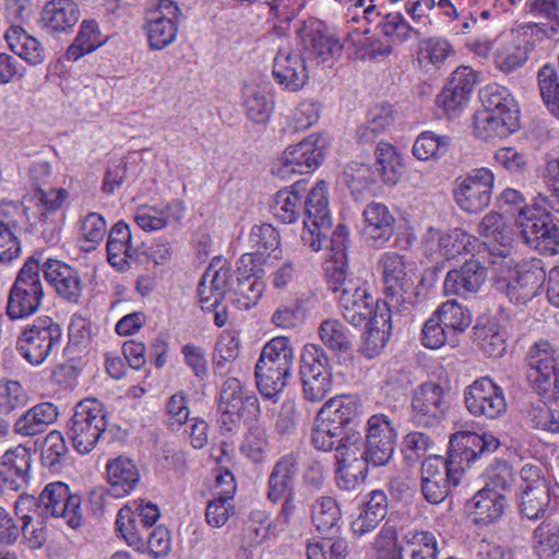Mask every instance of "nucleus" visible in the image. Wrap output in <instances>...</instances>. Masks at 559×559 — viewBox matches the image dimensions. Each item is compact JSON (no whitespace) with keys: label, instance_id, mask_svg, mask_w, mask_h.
Returning <instances> with one entry per match:
<instances>
[{"label":"nucleus","instance_id":"56","mask_svg":"<svg viewBox=\"0 0 559 559\" xmlns=\"http://www.w3.org/2000/svg\"><path fill=\"white\" fill-rule=\"evenodd\" d=\"M527 60V48L519 40L503 43L496 51L495 63L499 70L510 73Z\"/></svg>","mask_w":559,"mask_h":559},{"label":"nucleus","instance_id":"54","mask_svg":"<svg viewBox=\"0 0 559 559\" xmlns=\"http://www.w3.org/2000/svg\"><path fill=\"white\" fill-rule=\"evenodd\" d=\"M264 290V283L250 274L237 278V286L233 288L234 302L240 309H250L258 304Z\"/></svg>","mask_w":559,"mask_h":559},{"label":"nucleus","instance_id":"58","mask_svg":"<svg viewBox=\"0 0 559 559\" xmlns=\"http://www.w3.org/2000/svg\"><path fill=\"white\" fill-rule=\"evenodd\" d=\"M239 354V341L231 334H223L217 340L214 355V373L218 376H225L228 371V365H230Z\"/></svg>","mask_w":559,"mask_h":559},{"label":"nucleus","instance_id":"34","mask_svg":"<svg viewBox=\"0 0 559 559\" xmlns=\"http://www.w3.org/2000/svg\"><path fill=\"white\" fill-rule=\"evenodd\" d=\"M390 312L382 309L380 313H376L370 322L367 323V331L361 335L360 353L371 359L380 355L390 337L391 324Z\"/></svg>","mask_w":559,"mask_h":559},{"label":"nucleus","instance_id":"3","mask_svg":"<svg viewBox=\"0 0 559 559\" xmlns=\"http://www.w3.org/2000/svg\"><path fill=\"white\" fill-rule=\"evenodd\" d=\"M82 498L71 493L69 486L61 481L48 484L38 497L21 496L15 504V513L24 508L33 509L34 515L43 521L50 518H62L71 528L82 525Z\"/></svg>","mask_w":559,"mask_h":559},{"label":"nucleus","instance_id":"21","mask_svg":"<svg viewBox=\"0 0 559 559\" xmlns=\"http://www.w3.org/2000/svg\"><path fill=\"white\" fill-rule=\"evenodd\" d=\"M540 277L535 271L515 267L501 269L495 281L497 292L504 294L510 301L524 304L532 299L538 287Z\"/></svg>","mask_w":559,"mask_h":559},{"label":"nucleus","instance_id":"43","mask_svg":"<svg viewBox=\"0 0 559 559\" xmlns=\"http://www.w3.org/2000/svg\"><path fill=\"white\" fill-rule=\"evenodd\" d=\"M330 259L325 262V276L330 280L332 273H348V259H347V245H348V230L344 225H338L332 233L330 231ZM329 237V236H326ZM328 238L323 240V243Z\"/></svg>","mask_w":559,"mask_h":559},{"label":"nucleus","instance_id":"51","mask_svg":"<svg viewBox=\"0 0 559 559\" xmlns=\"http://www.w3.org/2000/svg\"><path fill=\"white\" fill-rule=\"evenodd\" d=\"M485 486L498 493L510 491L515 484V473L504 460H495L484 473Z\"/></svg>","mask_w":559,"mask_h":559},{"label":"nucleus","instance_id":"4","mask_svg":"<svg viewBox=\"0 0 559 559\" xmlns=\"http://www.w3.org/2000/svg\"><path fill=\"white\" fill-rule=\"evenodd\" d=\"M295 350L286 336L267 342L255 364V380L260 393L272 400L287 385L292 376Z\"/></svg>","mask_w":559,"mask_h":559},{"label":"nucleus","instance_id":"22","mask_svg":"<svg viewBox=\"0 0 559 559\" xmlns=\"http://www.w3.org/2000/svg\"><path fill=\"white\" fill-rule=\"evenodd\" d=\"M40 271L60 298L74 305L80 302L83 283L76 269L59 260L49 259L40 266Z\"/></svg>","mask_w":559,"mask_h":559},{"label":"nucleus","instance_id":"61","mask_svg":"<svg viewBox=\"0 0 559 559\" xmlns=\"http://www.w3.org/2000/svg\"><path fill=\"white\" fill-rule=\"evenodd\" d=\"M376 171L366 164L352 162L343 171V181L353 194L361 193L370 183L376 182Z\"/></svg>","mask_w":559,"mask_h":559},{"label":"nucleus","instance_id":"53","mask_svg":"<svg viewBox=\"0 0 559 559\" xmlns=\"http://www.w3.org/2000/svg\"><path fill=\"white\" fill-rule=\"evenodd\" d=\"M533 550L539 558H551L559 552V526L540 523L533 533Z\"/></svg>","mask_w":559,"mask_h":559},{"label":"nucleus","instance_id":"59","mask_svg":"<svg viewBox=\"0 0 559 559\" xmlns=\"http://www.w3.org/2000/svg\"><path fill=\"white\" fill-rule=\"evenodd\" d=\"M243 532L250 546L261 544L269 535H280L273 531V521H270L269 514L262 510H254L250 513Z\"/></svg>","mask_w":559,"mask_h":559},{"label":"nucleus","instance_id":"16","mask_svg":"<svg viewBox=\"0 0 559 559\" xmlns=\"http://www.w3.org/2000/svg\"><path fill=\"white\" fill-rule=\"evenodd\" d=\"M301 44V57L310 67L332 62L342 50L337 39L329 35L317 20L300 22L297 28Z\"/></svg>","mask_w":559,"mask_h":559},{"label":"nucleus","instance_id":"63","mask_svg":"<svg viewBox=\"0 0 559 559\" xmlns=\"http://www.w3.org/2000/svg\"><path fill=\"white\" fill-rule=\"evenodd\" d=\"M421 342L425 347L437 349L447 343L454 345L456 343V338L452 336L451 330H447L433 313L424 324Z\"/></svg>","mask_w":559,"mask_h":559},{"label":"nucleus","instance_id":"18","mask_svg":"<svg viewBox=\"0 0 559 559\" xmlns=\"http://www.w3.org/2000/svg\"><path fill=\"white\" fill-rule=\"evenodd\" d=\"M180 15L181 10L173 0H158L146 12L144 28L152 49L162 50L175 41Z\"/></svg>","mask_w":559,"mask_h":559},{"label":"nucleus","instance_id":"40","mask_svg":"<svg viewBox=\"0 0 559 559\" xmlns=\"http://www.w3.org/2000/svg\"><path fill=\"white\" fill-rule=\"evenodd\" d=\"M379 266L382 270L384 292L388 297H396L406 290L408 281L402 255L385 252L379 260Z\"/></svg>","mask_w":559,"mask_h":559},{"label":"nucleus","instance_id":"48","mask_svg":"<svg viewBox=\"0 0 559 559\" xmlns=\"http://www.w3.org/2000/svg\"><path fill=\"white\" fill-rule=\"evenodd\" d=\"M319 335L322 343L332 352L347 353L352 349V336L346 326L336 319L321 322Z\"/></svg>","mask_w":559,"mask_h":559},{"label":"nucleus","instance_id":"60","mask_svg":"<svg viewBox=\"0 0 559 559\" xmlns=\"http://www.w3.org/2000/svg\"><path fill=\"white\" fill-rule=\"evenodd\" d=\"M68 453L63 435L58 430L50 431L41 449V462L46 467L57 471Z\"/></svg>","mask_w":559,"mask_h":559},{"label":"nucleus","instance_id":"6","mask_svg":"<svg viewBox=\"0 0 559 559\" xmlns=\"http://www.w3.org/2000/svg\"><path fill=\"white\" fill-rule=\"evenodd\" d=\"M107 428V413L94 399L79 402L66 426L73 448L81 454L90 453Z\"/></svg>","mask_w":559,"mask_h":559},{"label":"nucleus","instance_id":"42","mask_svg":"<svg viewBox=\"0 0 559 559\" xmlns=\"http://www.w3.org/2000/svg\"><path fill=\"white\" fill-rule=\"evenodd\" d=\"M116 528L129 546L143 552L144 537L151 528L140 521L131 507L124 506L119 510Z\"/></svg>","mask_w":559,"mask_h":559},{"label":"nucleus","instance_id":"31","mask_svg":"<svg viewBox=\"0 0 559 559\" xmlns=\"http://www.w3.org/2000/svg\"><path fill=\"white\" fill-rule=\"evenodd\" d=\"M109 493L114 497L129 495L140 480L139 471L132 460L119 456L107 464Z\"/></svg>","mask_w":559,"mask_h":559},{"label":"nucleus","instance_id":"7","mask_svg":"<svg viewBox=\"0 0 559 559\" xmlns=\"http://www.w3.org/2000/svg\"><path fill=\"white\" fill-rule=\"evenodd\" d=\"M299 379L302 397L310 403H319L332 392L334 386L332 365L320 345L304 346L300 355Z\"/></svg>","mask_w":559,"mask_h":559},{"label":"nucleus","instance_id":"57","mask_svg":"<svg viewBox=\"0 0 559 559\" xmlns=\"http://www.w3.org/2000/svg\"><path fill=\"white\" fill-rule=\"evenodd\" d=\"M540 96L550 110V112L559 118V82L556 70L546 64L537 74Z\"/></svg>","mask_w":559,"mask_h":559},{"label":"nucleus","instance_id":"29","mask_svg":"<svg viewBox=\"0 0 559 559\" xmlns=\"http://www.w3.org/2000/svg\"><path fill=\"white\" fill-rule=\"evenodd\" d=\"M217 407L247 412L251 416L260 414L257 395L247 391L240 380L234 377L222 383Z\"/></svg>","mask_w":559,"mask_h":559},{"label":"nucleus","instance_id":"19","mask_svg":"<svg viewBox=\"0 0 559 559\" xmlns=\"http://www.w3.org/2000/svg\"><path fill=\"white\" fill-rule=\"evenodd\" d=\"M526 361L527 380L538 393H546L552 385V378L559 370L558 349L548 341L539 340L530 347Z\"/></svg>","mask_w":559,"mask_h":559},{"label":"nucleus","instance_id":"5","mask_svg":"<svg viewBox=\"0 0 559 559\" xmlns=\"http://www.w3.org/2000/svg\"><path fill=\"white\" fill-rule=\"evenodd\" d=\"M329 289L340 293L338 302L343 318L354 326H360L380 313L385 306L379 307L374 299L362 286L361 281L352 274L332 273L326 280Z\"/></svg>","mask_w":559,"mask_h":559},{"label":"nucleus","instance_id":"38","mask_svg":"<svg viewBox=\"0 0 559 559\" xmlns=\"http://www.w3.org/2000/svg\"><path fill=\"white\" fill-rule=\"evenodd\" d=\"M340 429H346L358 418L360 404L354 396L344 395L326 401L318 412Z\"/></svg>","mask_w":559,"mask_h":559},{"label":"nucleus","instance_id":"30","mask_svg":"<svg viewBox=\"0 0 559 559\" xmlns=\"http://www.w3.org/2000/svg\"><path fill=\"white\" fill-rule=\"evenodd\" d=\"M508 506L504 493H498L489 488L479 489L469 501V509L477 525H488L497 522Z\"/></svg>","mask_w":559,"mask_h":559},{"label":"nucleus","instance_id":"2","mask_svg":"<svg viewBox=\"0 0 559 559\" xmlns=\"http://www.w3.org/2000/svg\"><path fill=\"white\" fill-rule=\"evenodd\" d=\"M484 112L475 117L478 138L491 140L507 138L520 129V109L516 100L504 86L487 85L480 91Z\"/></svg>","mask_w":559,"mask_h":559},{"label":"nucleus","instance_id":"23","mask_svg":"<svg viewBox=\"0 0 559 559\" xmlns=\"http://www.w3.org/2000/svg\"><path fill=\"white\" fill-rule=\"evenodd\" d=\"M309 64L289 48H281L273 63V76L285 90L297 92L309 79Z\"/></svg>","mask_w":559,"mask_h":559},{"label":"nucleus","instance_id":"12","mask_svg":"<svg viewBox=\"0 0 559 559\" xmlns=\"http://www.w3.org/2000/svg\"><path fill=\"white\" fill-rule=\"evenodd\" d=\"M518 507L522 516L528 520L544 518L550 503L549 481L540 466L525 464L520 471Z\"/></svg>","mask_w":559,"mask_h":559},{"label":"nucleus","instance_id":"39","mask_svg":"<svg viewBox=\"0 0 559 559\" xmlns=\"http://www.w3.org/2000/svg\"><path fill=\"white\" fill-rule=\"evenodd\" d=\"M376 177L379 176L384 185L395 186L403 175L402 158L394 146L388 142L379 141L374 150Z\"/></svg>","mask_w":559,"mask_h":559},{"label":"nucleus","instance_id":"41","mask_svg":"<svg viewBox=\"0 0 559 559\" xmlns=\"http://www.w3.org/2000/svg\"><path fill=\"white\" fill-rule=\"evenodd\" d=\"M475 342L488 357H502L507 350V332L496 320H488L474 328Z\"/></svg>","mask_w":559,"mask_h":559},{"label":"nucleus","instance_id":"26","mask_svg":"<svg viewBox=\"0 0 559 559\" xmlns=\"http://www.w3.org/2000/svg\"><path fill=\"white\" fill-rule=\"evenodd\" d=\"M364 218L362 234L374 246H383L393 236L395 218L384 204L372 202L367 205Z\"/></svg>","mask_w":559,"mask_h":559},{"label":"nucleus","instance_id":"25","mask_svg":"<svg viewBox=\"0 0 559 559\" xmlns=\"http://www.w3.org/2000/svg\"><path fill=\"white\" fill-rule=\"evenodd\" d=\"M487 278V269L477 260L471 259L461 267L450 270L443 287L447 295L466 296L477 293Z\"/></svg>","mask_w":559,"mask_h":559},{"label":"nucleus","instance_id":"11","mask_svg":"<svg viewBox=\"0 0 559 559\" xmlns=\"http://www.w3.org/2000/svg\"><path fill=\"white\" fill-rule=\"evenodd\" d=\"M493 183L495 175L489 168L472 169L455 179L454 201L464 212L477 214L490 204Z\"/></svg>","mask_w":559,"mask_h":559},{"label":"nucleus","instance_id":"1","mask_svg":"<svg viewBox=\"0 0 559 559\" xmlns=\"http://www.w3.org/2000/svg\"><path fill=\"white\" fill-rule=\"evenodd\" d=\"M499 447L500 441L491 433H453L448 459L429 455L421 463L420 490L424 498L433 504L442 502L449 495L450 486L456 487L461 483L465 467L488 457Z\"/></svg>","mask_w":559,"mask_h":559},{"label":"nucleus","instance_id":"15","mask_svg":"<svg viewBox=\"0 0 559 559\" xmlns=\"http://www.w3.org/2000/svg\"><path fill=\"white\" fill-rule=\"evenodd\" d=\"M411 420L417 427H436L450 408L445 390L436 382L418 385L412 395Z\"/></svg>","mask_w":559,"mask_h":559},{"label":"nucleus","instance_id":"33","mask_svg":"<svg viewBox=\"0 0 559 559\" xmlns=\"http://www.w3.org/2000/svg\"><path fill=\"white\" fill-rule=\"evenodd\" d=\"M32 454L24 445L5 451L0 461L1 472L8 478V488L17 490L21 484L28 481Z\"/></svg>","mask_w":559,"mask_h":559},{"label":"nucleus","instance_id":"49","mask_svg":"<svg viewBox=\"0 0 559 559\" xmlns=\"http://www.w3.org/2000/svg\"><path fill=\"white\" fill-rule=\"evenodd\" d=\"M433 313L447 330H451L454 338L457 333H463L472 323L471 312L454 300L443 302Z\"/></svg>","mask_w":559,"mask_h":559},{"label":"nucleus","instance_id":"64","mask_svg":"<svg viewBox=\"0 0 559 559\" xmlns=\"http://www.w3.org/2000/svg\"><path fill=\"white\" fill-rule=\"evenodd\" d=\"M545 171L549 191L548 194L539 193L538 200L550 210L559 213V157L548 158Z\"/></svg>","mask_w":559,"mask_h":559},{"label":"nucleus","instance_id":"50","mask_svg":"<svg viewBox=\"0 0 559 559\" xmlns=\"http://www.w3.org/2000/svg\"><path fill=\"white\" fill-rule=\"evenodd\" d=\"M341 510L332 497H320L311 507V520L317 531L328 533L337 526Z\"/></svg>","mask_w":559,"mask_h":559},{"label":"nucleus","instance_id":"17","mask_svg":"<svg viewBox=\"0 0 559 559\" xmlns=\"http://www.w3.org/2000/svg\"><path fill=\"white\" fill-rule=\"evenodd\" d=\"M464 403L475 417L496 419L507 411L503 389L489 377H481L465 389Z\"/></svg>","mask_w":559,"mask_h":559},{"label":"nucleus","instance_id":"10","mask_svg":"<svg viewBox=\"0 0 559 559\" xmlns=\"http://www.w3.org/2000/svg\"><path fill=\"white\" fill-rule=\"evenodd\" d=\"M61 329L50 317L38 318L22 331L16 348L32 365L43 364L59 346Z\"/></svg>","mask_w":559,"mask_h":559},{"label":"nucleus","instance_id":"55","mask_svg":"<svg viewBox=\"0 0 559 559\" xmlns=\"http://www.w3.org/2000/svg\"><path fill=\"white\" fill-rule=\"evenodd\" d=\"M347 556L348 543L343 537L321 538L307 545V559H346Z\"/></svg>","mask_w":559,"mask_h":559},{"label":"nucleus","instance_id":"27","mask_svg":"<svg viewBox=\"0 0 559 559\" xmlns=\"http://www.w3.org/2000/svg\"><path fill=\"white\" fill-rule=\"evenodd\" d=\"M298 473L297 457L293 454L282 456L273 466L269 476L267 498L277 502L284 497L294 493V483Z\"/></svg>","mask_w":559,"mask_h":559},{"label":"nucleus","instance_id":"32","mask_svg":"<svg viewBox=\"0 0 559 559\" xmlns=\"http://www.w3.org/2000/svg\"><path fill=\"white\" fill-rule=\"evenodd\" d=\"M79 16V9L74 1L51 0L41 12V22L48 33H62L71 29Z\"/></svg>","mask_w":559,"mask_h":559},{"label":"nucleus","instance_id":"8","mask_svg":"<svg viewBox=\"0 0 559 559\" xmlns=\"http://www.w3.org/2000/svg\"><path fill=\"white\" fill-rule=\"evenodd\" d=\"M39 272L40 265L34 258L19 271L7 300V314L11 320L26 319L39 310L44 298Z\"/></svg>","mask_w":559,"mask_h":559},{"label":"nucleus","instance_id":"9","mask_svg":"<svg viewBox=\"0 0 559 559\" xmlns=\"http://www.w3.org/2000/svg\"><path fill=\"white\" fill-rule=\"evenodd\" d=\"M304 213L306 218L301 240L311 250L319 251L332 225L326 183L323 180L318 181L309 191L304 202Z\"/></svg>","mask_w":559,"mask_h":559},{"label":"nucleus","instance_id":"46","mask_svg":"<svg viewBox=\"0 0 559 559\" xmlns=\"http://www.w3.org/2000/svg\"><path fill=\"white\" fill-rule=\"evenodd\" d=\"M427 237L439 240V249L447 260L456 258L459 254L469 252L474 247V237L463 229H453L445 235H439V231L430 227Z\"/></svg>","mask_w":559,"mask_h":559},{"label":"nucleus","instance_id":"62","mask_svg":"<svg viewBox=\"0 0 559 559\" xmlns=\"http://www.w3.org/2000/svg\"><path fill=\"white\" fill-rule=\"evenodd\" d=\"M527 420L536 429L551 433L559 432V411L551 409L542 401L530 406L527 409Z\"/></svg>","mask_w":559,"mask_h":559},{"label":"nucleus","instance_id":"45","mask_svg":"<svg viewBox=\"0 0 559 559\" xmlns=\"http://www.w3.org/2000/svg\"><path fill=\"white\" fill-rule=\"evenodd\" d=\"M105 40L106 38L100 34L96 22L83 21L74 43L67 49L66 58L76 61L82 56L97 49Z\"/></svg>","mask_w":559,"mask_h":559},{"label":"nucleus","instance_id":"47","mask_svg":"<svg viewBox=\"0 0 559 559\" xmlns=\"http://www.w3.org/2000/svg\"><path fill=\"white\" fill-rule=\"evenodd\" d=\"M347 431L340 429L321 414H317L311 429V444L319 451L330 452L342 442Z\"/></svg>","mask_w":559,"mask_h":559},{"label":"nucleus","instance_id":"35","mask_svg":"<svg viewBox=\"0 0 559 559\" xmlns=\"http://www.w3.org/2000/svg\"><path fill=\"white\" fill-rule=\"evenodd\" d=\"M5 39L10 49L27 63L37 66L45 60L43 45L21 26L12 25L5 32Z\"/></svg>","mask_w":559,"mask_h":559},{"label":"nucleus","instance_id":"52","mask_svg":"<svg viewBox=\"0 0 559 559\" xmlns=\"http://www.w3.org/2000/svg\"><path fill=\"white\" fill-rule=\"evenodd\" d=\"M451 145V138L438 135L433 132H423L413 145V155L419 160H428L447 154Z\"/></svg>","mask_w":559,"mask_h":559},{"label":"nucleus","instance_id":"13","mask_svg":"<svg viewBox=\"0 0 559 559\" xmlns=\"http://www.w3.org/2000/svg\"><path fill=\"white\" fill-rule=\"evenodd\" d=\"M538 206H544L543 214L531 213L521 210L519 227L523 240L533 249L544 255L559 254V221L555 219L548 212L547 205L538 202Z\"/></svg>","mask_w":559,"mask_h":559},{"label":"nucleus","instance_id":"20","mask_svg":"<svg viewBox=\"0 0 559 559\" xmlns=\"http://www.w3.org/2000/svg\"><path fill=\"white\" fill-rule=\"evenodd\" d=\"M233 270L222 257H215L203 273L198 296L202 310H212L219 306L233 289Z\"/></svg>","mask_w":559,"mask_h":559},{"label":"nucleus","instance_id":"36","mask_svg":"<svg viewBox=\"0 0 559 559\" xmlns=\"http://www.w3.org/2000/svg\"><path fill=\"white\" fill-rule=\"evenodd\" d=\"M302 192L305 187L301 181L276 192L271 203L272 214L284 224L296 222L301 212Z\"/></svg>","mask_w":559,"mask_h":559},{"label":"nucleus","instance_id":"28","mask_svg":"<svg viewBox=\"0 0 559 559\" xmlns=\"http://www.w3.org/2000/svg\"><path fill=\"white\" fill-rule=\"evenodd\" d=\"M59 416L58 407L50 402L38 403L22 414L14 423V432L23 437H34L45 432Z\"/></svg>","mask_w":559,"mask_h":559},{"label":"nucleus","instance_id":"24","mask_svg":"<svg viewBox=\"0 0 559 559\" xmlns=\"http://www.w3.org/2000/svg\"><path fill=\"white\" fill-rule=\"evenodd\" d=\"M108 262L118 271H127L136 262H142L140 249L133 248L129 226L119 221L109 231L107 241Z\"/></svg>","mask_w":559,"mask_h":559},{"label":"nucleus","instance_id":"14","mask_svg":"<svg viewBox=\"0 0 559 559\" xmlns=\"http://www.w3.org/2000/svg\"><path fill=\"white\" fill-rule=\"evenodd\" d=\"M328 139L321 134H311L296 145L288 146L273 173L280 177L289 174H308L316 170L324 158Z\"/></svg>","mask_w":559,"mask_h":559},{"label":"nucleus","instance_id":"37","mask_svg":"<svg viewBox=\"0 0 559 559\" xmlns=\"http://www.w3.org/2000/svg\"><path fill=\"white\" fill-rule=\"evenodd\" d=\"M243 106L248 118L257 123L269 120L273 110V99L267 85L247 82L243 86Z\"/></svg>","mask_w":559,"mask_h":559},{"label":"nucleus","instance_id":"44","mask_svg":"<svg viewBox=\"0 0 559 559\" xmlns=\"http://www.w3.org/2000/svg\"><path fill=\"white\" fill-rule=\"evenodd\" d=\"M438 542L430 532L416 533L395 549L393 559H439Z\"/></svg>","mask_w":559,"mask_h":559}]
</instances>
